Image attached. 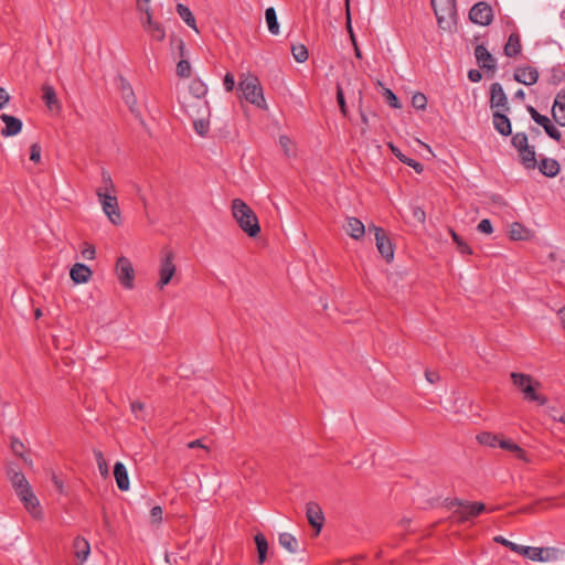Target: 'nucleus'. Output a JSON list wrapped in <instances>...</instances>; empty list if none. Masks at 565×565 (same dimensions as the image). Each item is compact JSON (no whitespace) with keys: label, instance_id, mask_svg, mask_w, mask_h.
<instances>
[{"label":"nucleus","instance_id":"f257e3e1","mask_svg":"<svg viewBox=\"0 0 565 565\" xmlns=\"http://www.w3.org/2000/svg\"><path fill=\"white\" fill-rule=\"evenodd\" d=\"M231 210L239 228L249 237H256L260 233L257 215L242 199H234Z\"/></svg>","mask_w":565,"mask_h":565},{"label":"nucleus","instance_id":"f03ea898","mask_svg":"<svg viewBox=\"0 0 565 565\" xmlns=\"http://www.w3.org/2000/svg\"><path fill=\"white\" fill-rule=\"evenodd\" d=\"M514 387L523 394V399L526 402H534L539 405H544L547 398L539 393L541 383L532 377L530 374L512 372L510 374Z\"/></svg>","mask_w":565,"mask_h":565},{"label":"nucleus","instance_id":"7ed1b4c3","mask_svg":"<svg viewBox=\"0 0 565 565\" xmlns=\"http://www.w3.org/2000/svg\"><path fill=\"white\" fill-rule=\"evenodd\" d=\"M238 89L242 92V97L246 102L263 110L268 108L264 97L263 87L257 76L249 73L242 74L238 83Z\"/></svg>","mask_w":565,"mask_h":565},{"label":"nucleus","instance_id":"20e7f679","mask_svg":"<svg viewBox=\"0 0 565 565\" xmlns=\"http://www.w3.org/2000/svg\"><path fill=\"white\" fill-rule=\"evenodd\" d=\"M454 510L452 516L458 523H465L473 518L479 516L487 510V507L482 502H470L459 499H455L449 503Z\"/></svg>","mask_w":565,"mask_h":565},{"label":"nucleus","instance_id":"39448f33","mask_svg":"<svg viewBox=\"0 0 565 565\" xmlns=\"http://www.w3.org/2000/svg\"><path fill=\"white\" fill-rule=\"evenodd\" d=\"M173 259H174L173 252L170 248L164 247L160 254V268H159L160 278L157 282V286L159 289H163V287L167 286L171 281L172 277L175 274L177 267L173 263Z\"/></svg>","mask_w":565,"mask_h":565},{"label":"nucleus","instance_id":"423d86ee","mask_svg":"<svg viewBox=\"0 0 565 565\" xmlns=\"http://www.w3.org/2000/svg\"><path fill=\"white\" fill-rule=\"evenodd\" d=\"M96 194L99 199L104 213L108 216L114 225L121 223V214L118 206L117 198L108 192H104L103 188L97 189Z\"/></svg>","mask_w":565,"mask_h":565},{"label":"nucleus","instance_id":"0eeeda50","mask_svg":"<svg viewBox=\"0 0 565 565\" xmlns=\"http://www.w3.org/2000/svg\"><path fill=\"white\" fill-rule=\"evenodd\" d=\"M115 270L119 284L126 289H131L135 281V269L131 262L127 257L120 256L116 262Z\"/></svg>","mask_w":565,"mask_h":565},{"label":"nucleus","instance_id":"6e6552de","mask_svg":"<svg viewBox=\"0 0 565 565\" xmlns=\"http://www.w3.org/2000/svg\"><path fill=\"white\" fill-rule=\"evenodd\" d=\"M469 19L476 24L489 25L493 20L492 8L486 2H478L470 9Z\"/></svg>","mask_w":565,"mask_h":565},{"label":"nucleus","instance_id":"1a4fd4ad","mask_svg":"<svg viewBox=\"0 0 565 565\" xmlns=\"http://www.w3.org/2000/svg\"><path fill=\"white\" fill-rule=\"evenodd\" d=\"M490 108L493 111H509L508 97L500 83H492L490 86Z\"/></svg>","mask_w":565,"mask_h":565},{"label":"nucleus","instance_id":"9d476101","mask_svg":"<svg viewBox=\"0 0 565 565\" xmlns=\"http://www.w3.org/2000/svg\"><path fill=\"white\" fill-rule=\"evenodd\" d=\"M431 7L440 28H444L446 19H451L456 13L455 0H431Z\"/></svg>","mask_w":565,"mask_h":565},{"label":"nucleus","instance_id":"9b49d317","mask_svg":"<svg viewBox=\"0 0 565 565\" xmlns=\"http://www.w3.org/2000/svg\"><path fill=\"white\" fill-rule=\"evenodd\" d=\"M526 110L531 115L532 119L543 127L545 132L552 138L557 141L561 140L562 134L561 131L552 124L551 119L544 115H541L533 106H526Z\"/></svg>","mask_w":565,"mask_h":565},{"label":"nucleus","instance_id":"f8f14e48","mask_svg":"<svg viewBox=\"0 0 565 565\" xmlns=\"http://www.w3.org/2000/svg\"><path fill=\"white\" fill-rule=\"evenodd\" d=\"M527 552L524 556L532 561L548 562L558 557L559 551L554 547H532L526 546Z\"/></svg>","mask_w":565,"mask_h":565},{"label":"nucleus","instance_id":"ddd939ff","mask_svg":"<svg viewBox=\"0 0 565 565\" xmlns=\"http://www.w3.org/2000/svg\"><path fill=\"white\" fill-rule=\"evenodd\" d=\"M306 516L309 524L315 527L317 534H319L324 521V516L319 504L316 502H308L306 505Z\"/></svg>","mask_w":565,"mask_h":565},{"label":"nucleus","instance_id":"4468645a","mask_svg":"<svg viewBox=\"0 0 565 565\" xmlns=\"http://www.w3.org/2000/svg\"><path fill=\"white\" fill-rule=\"evenodd\" d=\"M475 56H476L478 65L481 68L491 71L492 73H494L495 60L484 45L480 44V45L476 46Z\"/></svg>","mask_w":565,"mask_h":565},{"label":"nucleus","instance_id":"2eb2a0df","mask_svg":"<svg viewBox=\"0 0 565 565\" xmlns=\"http://www.w3.org/2000/svg\"><path fill=\"white\" fill-rule=\"evenodd\" d=\"M376 247L380 254L387 260L391 262L394 257L393 245L384 230H376Z\"/></svg>","mask_w":565,"mask_h":565},{"label":"nucleus","instance_id":"dca6fc26","mask_svg":"<svg viewBox=\"0 0 565 565\" xmlns=\"http://www.w3.org/2000/svg\"><path fill=\"white\" fill-rule=\"evenodd\" d=\"M141 24L143 29L150 34V36L158 41L162 42L166 38V31L163 25L160 22H156L152 19V14H148L145 19H141Z\"/></svg>","mask_w":565,"mask_h":565},{"label":"nucleus","instance_id":"f3484780","mask_svg":"<svg viewBox=\"0 0 565 565\" xmlns=\"http://www.w3.org/2000/svg\"><path fill=\"white\" fill-rule=\"evenodd\" d=\"M513 77L516 82L524 85H533L539 79V72L536 68L531 66L518 67L514 71Z\"/></svg>","mask_w":565,"mask_h":565},{"label":"nucleus","instance_id":"a211bd4d","mask_svg":"<svg viewBox=\"0 0 565 565\" xmlns=\"http://www.w3.org/2000/svg\"><path fill=\"white\" fill-rule=\"evenodd\" d=\"M93 275V271L88 266L82 263H76L73 265L70 271L71 279L75 284H85L87 282Z\"/></svg>","mask_w":565,"mask_h":565},{"label":"nucleus","instance_id":"6ab92c4d","mask_svg":"<svg viewBox=\"0 0 565 565\" xmlns=\"http://www.w3.org/2000/svg\"><path fill=\"white\" fill-rule=\"evenodd\" d=\"M505 111H493L492 122L495 130L502 136H510L512 134L511 121Z\"/></svg>","mask_w":565,"mask_h":565},{"label":"nucleus","instance_id":"aec40b11","mask_svg":"<svg viewBox=\"0 0 565 565\" xmlns=\"http://www.w3.org/2000/svg\"><path fill=\"white\" fill-rule=\"evenodd\" d=\"M0 117L6 124V127L1 130L2 136L11 137L18 135L21 131L22 121L19 118L7 114H2Z\"/></svg>","mask_w":565,"mask_h":565},{"label":"nucleus","instance_id":"412c9836","mask_svg":"<svg viewBox=\"0 0 565 565\" xmlns=\"http://www.w3.org/2000/svg\"><path fill=\"white\" fill-rule=\"evenodd\" d=\"M114 477L117 483V487L120 491H127L129 489V478L128 472L122 462H116L114 466Z\"/></svg>","mask_w":565,"mask_h":565},{"label":"nucleus","instance_id":"4be33fe9","mask_svg":"<svg viewBox=\"0 0 565 565\" xmlns=\"http://www.w3.org/2000/svg\"><path fill=\"white\" fill-rule=\"evenodd\" d=\"M345 232L354 239H360L365 233L364 224L356 217H348L344 226Z\"/></svg>","mask_w":565,"mask_h":565},{"label":"nucleus","instance_id":"5701e85b","mask_svg":"<svg viewBox=\"0 0 565 565\" xmlns=\"http://www.w3.org/2000/svg\"><path fill=\"white\" fill-rule=\"evenodd\" d=\"M7 476L11 481L14 492L29 483L25 476L19 469H15L12 463L7 467Z\"/></svg>","mask_w":565,"mask_h":565},{"label":"nucleus","instance_id":"b1692460","mask_svg":"<svg viewBox=\"0 0 565 565\" xmlns=\"http://www.w3.org/2000/svg\"><path fill=\"white\" fill-rule=\"evenodd\" d=\"M540 172L546 177H555L561 169L559 163L551 158H543L539 163Z\"/></svg>","mask_w":565,"mask_h":565},{"label":"nucleus","instance_id":"393cba45","mask_svg":"<svg viewBox=\"0 0 565 565\" xmlns=\"http://www.w3.org/2000/svg\"><path fill=\"white\" fill-rule=\"evenodd\" d=\"M522 49L520 35L518 33H511L508 42L504 45V54L509 57H514L520 54Z\"/></svg>","mask_w":565,"mask_h":565},{"label":"nucleus","instance_id":"a878e982","mask_svg":"<svg viewBox=\"0 0 565 565\" xmlns=\"http://www.w3.org/2000/svg\"><path fill=\"white\" fill-rule=\"evenodd\" d=\"M24 505V508L29 511V513L34 519H41L42 518V510L40 508V502L34 493H29V497H26L24 500L21 501Z\"/></svg>","mask_w":565,"mask_h":565},{"label":"nucleus","instance_id":"bb28decb","mask_svg":"<svg viewBox=\"0 0 565 565\" xmlns=\"http://www.w3.org/2000/svg\"><path fill=\"white\" fill-rule=\"evenodd\" d=\"M73 547L76 557L81 561H85L90 553L89 543L82 536H77L74 539Z\"/></svg>","mask_w":565,"mask_h":565},{"label":"nucleus","instance_id":"cd10ccee","mask_svg":"<svg viewBox=\"0 0 565 565\" xmlns=\"http://www.w3.org/2000/svg\"><path fill=\"white\" fill-rule=\"evenodd\" d=\"M42 99L49 109H53L54 107H57V108L60 107L55 89L53 86H51L49 84H44L42 86Z\"/></svg>","mask_w":565,"mask_h":565},{"label":"nucleus","instance_id":"c85d7f7f","mask_svg":"<svg viewBox=\"0 0 565 565\" xmlns=\"http://www.w3.org/2000/svg\"><path fill=\"white\" fill-rule=\"evenodd\" d=\"M521 163L525 169H534L537 166L534 147H526L519 151Z\"/></svg>","mask_w":565,"mask_h":565},{"label":"nucleus","instance_id":"c756f323","mask_svg":"<svg viewBox=\"0 0 565 565\" xmlns=\"http://www.w3.org/2000/svg\"><path fill=\"white\" fill-rule=\"evenodd\" d=\"M254 541L257 547V561L259 564H263L267 559L268 542L262 533H257Z\"/></svg>","mask_w":565,"mask_h":565},{"label":"nucleus","instance_id":"7c9ffc66","mask_svg":"<svg viewBox=\"0 0 565 565\" xmlns=\"http://www.w3.org/2000/svg\"><path fill=\"white\" fill-rule=\"evenodd\" d=\"M499 447L504 450H509V451L515 454V456L519 459L526 460V454H525L524 449H522L520 446H518L513 441H511L509 439H504L502 435L500 438Z\"/></svg>","mask_w":565,"mask_h":565},{"label":"nucleus","instance_id":"2f4dec72","mask_svg":"<svg viewBox=\"0 0 565 565\" xmlns=\"http://www.w3.org/2000/svg\"><path fill=\"white\" fill-rule=\"evenodd\" d=\"M177 12L188 26L198 31L195 18H194L193 13L191 12V10L186 6H184L182 3H178Z\"/></svg>","mask_w":565,"mask_h":565},{"label":"nucleus","instance_id":"473e14b6","mask_svg":"<svg viewBox=\"0 0 565 565\" xmlns=\"http://www.w3.org/2000/svg\"><path fill=\"white\" fill-rule=\"evenodd\" d=\"M279 544L286 548L289 553H297L298 552V541L297 539L290 534V533H280L279 534Z\"/></svg>","mask_w":565,"mask_h":565},{"label":"nucleus","instance_id":"72a5a7b5","mask_svg":"<svg viewBox=\"0 0 565 565\" xmlns=\"http://www.w3.org/2000/svg\"><path fill=\"white\" fill-rule=\"evenodd\" d=\"M477 440L480 445L489 446V447H499L501 435L492 434L489 431H482L477 435Z\"/></svg>","mask_w":565,"mask_h":565},{"label":"nucleus","instance_id":"f704fd0d","mask_svg":"<svg viewBox=\"0 0 565 565\" xmlns=\"http://www.w3.org/2000/svg\"><path fill=\"white\" fill-rule=\"evenodd\" d=\"M265 19H266L269 32L274 35H277L279 33V24L277 21L276 11L273 7L266 9Z\"/></svg>","mask_w":565,"mask_h":565},{"label":"nucleus","instance_id":"c9c22d12","mask_svg":"<svg viewBox=\"0 0 565 565\" xmlns=\"http://www.w3.org/2000/svg\"><path fill=\"white\" fill-rule=\"evenodd\" d=\"M557 110H559V111L565 110V92H563V90L559 92L555 98V102H554V105L552 108V116L558 125L565 126V122H562L561 119L558 118Z\"/></svg>","mask_w":565,"mask_h":565},{"label":"nucleus","instance_id":"e433bc0d","mask_svg":"<svg viewBox=\"0 0 565 565\" xmlns=\"http://www.w3.org/2000/svg\"><path fill=\"white\" fill-rule=\"evenodd\" d=\"M121 96H122V99L125 100L126 105L129 107V109L131 111H135L137 100H136L134 90L129 84H122Z\"/></svg>","mask_w":565,"mask_h":565},{"label":"nucleus","instance_id":"4c0bfd02","mask_svg":"<svg viewBox=\"0 0 565 565\" xmlns=\"http://www.w3.org/2000/svg\"><path fill=\"white\" fill-rule=\"evenodd\" d=\"M493 540H494V542L510 548L512 552H515L520 555L524 556L525 553L527 552L526 546L515 544L501 535L495 536Z\"/></svg>","mask_w":565,"mask_h":565},{"label":"nucleus","instance_id":"58836bf2","mask_svg":"<svg viewBox=\"0 0 565 565\" xmlns=\"http://www.w3.org/2000/svg\"><path fill=\"white\" fill-rule=\"evenodd\" d=\"M449 233L451 235L454 243L457 245V249L461 254H465V255L472 254L471 247L452 228H449Z\"/></svg>","mask_w":565,"mask_h":565},{"label":"nucleus","instance_id":"ea45409f","mask_svg":"<svg viewBox=\"0 0 565 565\" xmlns=\"http://www.w3.org/2000/svg\"><path fill=\"white\" fill-rule=\"evenodd\" d=\"M527 231L520 224L513 223L510 227V238L513 241H523L527 238Z\"/></svg>","mask_w":565,"mask_h":565},{"label":"nucleus","instance_id":"a19ab883","mask_svg":"<svg viewBox=\"0 0 565 565\" xmlns=\"http://www.w3.org/2000/svg\"><path fill=\"white\" fill-rule=\"evenodd\" d=\"M190 92H191V94L194 97L201 98V97H203L206 94L207 88H206L205 84L202 81L194 79L190 84Z\"/></svg>","mask_w":565,"mask_h":565},{"label":"nucleus","instance_id":"79ce46f5","mask_svg":"<svg viewBox=\"0 0 565 565\" xmlns=\"http://www.w3.org/2000/svg\"><path fill=\"white\" fill-rule=\"evenodd\" d=\"M291 53L298 63H303L308 60V50L303 44L292 45Z\"/></svg>","mask_w":565,"mask_h":565},{"label":"nucleus","instance_id":"37998d69","mask_svg":"<svg viewBox=\"0 0 565 565\" xmlns=\"http://www.w3.org/2000/svg\"><path fill=\"white\" fill-rule=\"evenodd\" d=\"M529 139H527V136L526 134L524 132H516L513 137H512V146L518 149V151L520 150H523L525 149L526 147H529Z\"/></svg>","mask_w":565,"mask_h":565},{"label":"nucleus","instance_id":"c03bdc74","mask_svg":"<svg viewBox=\"0 0 565 565\" xmlns=\"http://www.w3.org/2000/svg\"><path fill=\"white\" fill-rule=\"evenodd\" d=\"M177 75L182 78H188L191 75V65L186 60H181L177 65Z\"/></svg>","mask_w":565,"mask_h":565},{"label":"nucleus","instance_id":"a18cd8bd","mask_svg":"<svg viewBox=\"0 0 565 565\" xmlns=\"http://www.w3.org/2000/svg\"><path fill=\"white\" fill-rule=\"evenodd\" d=\"M412 105L416 109L424 110L427 106V97L423 93H416L412 97Z\"/></svg>","mask_w":565,"mask_h":565},{"label":"nucleus","instance_id":"49530a36","mask_svg":"<svg viewBox=\"0 0 565 565\" xmlns=\"http://www.w3.org/2000/svg\"><path fill=\"white\" fill-rule=\"evenodd\" d=\"M94 456L102 476H108V466L100 450H94Z\"/></svg>","mask_w":565,"mask_h":565},{"label":"nucleus","instance_id":"de8ad7c7","mask_svg":"<svg viewBox=\"0 0 565 565\" xmlns=\"http://www.w3.org/2000/svg\"><path fill=\"white\" fill-rule=\"evenodd\" d=\"M384 97H385V100L386 103L393 107V108H401L402 105L399 104V100L398 98L396 97V95L393 93L392 89L390 88H384V93H383Z\"/></svg>","mask_w":565,"mask_h":565},{"label":"nucleus","instance_id":"09e8293b","mask_svg":"<svg viewBox=\"0 0 565 565\" xmlns=\"http://www.w3.org/2000/svg\"><path fill=\"white\" fill-rule=\"evenodd\" d=\"M337 102L339 104L341 113L343 114V116L347 117L348 108H347V103H345V98H344V93H343L342 87L339 84L337 86Z\"/></svg>","mask_w":565,"mask_h":565},{"label":"nucleus","instance_id":"8fccbe9b","mask_svg":"<svg viewBox=\"0 0 565 565\" xmlns=\"http://www.w3.org/2000/svg\"><path fill=\"white\" fill-rule=\"evenodd\" d=\"M11 449L14 455L21 457L24 461H26V458L23 456L24 452V444L20 441L18 438L11 439Z\"/></svg>","mask_w":565,"mask_h":565},{"label":"nucleus","instance_id":"3c124183","mask_svg":"<svg viewBox=\"0 0 565 565\" xmlns=\"http://www.w3.org/2000/svg\"><path fill=\"white\" fill-rule=\"evenodd\" d=\"M193 126H194V130L200 136H205L209 132V129H210L209 121H206L204 119L195 120Z\"/></svg>","mask_w":565,"mask_h":565},{"label":"nucleus","instance_id":"603ef678","mask_svg":"<svg viewBox=\"0 0 565 565\" xmlns=\"http://www.w3.org/2000/svg\"><path fill=\"white\" fill-rule=\"evenodd\" d=\"M477 228L479 232H481L483 234H488V235L493 232L492 224H491L490 220H488V218L481 220L479 222Z\"/></svg>","mask_w":565,"mask_h":565},{"label":"nucleus","instance_id":"864d4df0","mask_svg":"<svg viewBox=\"0 0 565 565\" xmlns=\"http://www.w3.org/2000/svg\"><path fill=\"white\" fill-rule=\"evenodd\" d=\"M30 160L38 163L41 160V147L39 143H33L30 147Z\"/></svg>","mask_w":565,"mask_h":565},{"label":"nucleus","instance_id":"5fc2aeb1","mask_svg":"<svg viewBox=\"0 0 565 565\" xmlns=\"http://www.w3.org/2000/svg\"><path fill=\"white\" fill-rule=\"evenodd\" d=\"M279 143L287 157L291 156L292 149H291V140L287 136H280Z\"/></svg>","mask_w":565,"mask_h":565},{"label":"nucleus","instance_id":"6e6d98bb","mask_svg":"<svg viewBox=\"0 0 565 565\" xmlns=\"http://www.w3.org/2000/svg\"><path fill=\"white\" fill-rule=\"evenodd\" d=\"M102 177H103V182L105 183V189H103L104 192H108V193H109V191L115 192V185L113 183L110 174L106 171H103Z\"/></svg>","mask_w":565,"mask_h":565},{"label":"nucleus","instance_id":"4d7b16f0","mask_svg":"<svg viewBox=\"0 0 565 565\" xmlns=\"http://www.w3.org/2000/svg\"><path fill=\"white\" fill-rule=\"evenodd\" d=\"M402 162L407 164L408 167H412L418 174L424 171V166L412 158H404L402 159Z\"/></svg>","mask_w":565,"mask_h":565},{"label":"nucleus","instance_id":"13d9d810","mask_svg":"<svg viewBox=\"0 0 565 565\" xmlns=\"http://www.w3.org/2000/svg\"><path fill=\"white\" fill-rule=\"evenodd\" d=\"M150 518L153 523H160L162 520V509L159 505L153 507L150 510Z\"/></svg>","mask_w":565,"mask_h":565},{"label":"nucleus","instance_id":"bf43d9fd","mask_svg":"<svg viewBox=\"0 0 565 565\" xmlns=\"http://www.w3.org/2000/svg\"><path fill=\"white\" fill-rule=\"evenodd\" d=\"M223 84H224V88L226 92H232L235 86V78H234L233 74L227 73L224 76Z\"/></svg>","mask_w":565,"mask_h":565},{"label":"nucleus","instance_id":"052dcab7","mask_svg":"<svg viewBox=\"0 0 565 565\" xmlns=\"http://www.w3.org/2000/svg\"><path fill=\"white\" fill-rule=\"evenodd\" d=\"M149 2L150 0H137V10L143 12L146 17H148V14H152Z\"/></svg>","mask_w":565,"mask_h":565},{"label":"nucleus","instance_id":"680f3d73","mask_svg":"<svg viewBox=\"0 0 565 565\" xmlns=\"http://www.w3.org/2000/svg\"><path fill=\"white\" fill-rule=\"evenodd\" d=\"M29 493H33L32 488L30 483L25 484V487L19 489L15 491V494L20 499V501L24 500L26 497H29Z\"/></svg>","mask_w":565,"mask_h":565},{"label":"nucleus","instance_id":"e2e57ef3","mask_svg":"<svg viewBox=\"0 0 565 565\" xmlns=\"http://www.w3.org/2000/svg\"><path fill=\"white\" fill-rule=\"evenodd\" d=\"M143 408H145V404L139 401L131 402V404H130V409H131L132 414H135L136 418H141L139 416V413L142 412Z\"/></svg>","mask_w":565,"mask_h":565},{"label":"nucleus","instance_id":"0e129e2a","mask_svg":"<svg viewBox=\"0 0 565 565\" xmlns=\"http://www.w3.org/2000/svg\"><path fill=\"white\" fill-rule=\"evenodd\" d=\"M95 247L93 245H87L83 250H82V256L85 258V259H94L95 258Z\"/></svg>","mask_w":565,"mask_h":565},{"label":"nucleus","instance_id":"69168bd1","mask_svg":"<svg viewBox=\"0 0 565 565\" xmlns=\"http://www.w3.org/2000/svg\"><path fill=\"white\" fill-rule=\"evenodd\" d=\"M425 377L430 384H435L440 380L438 372L429 370L425 372Z\"/></svg>","mask_w":565,"mask_h":565},{"label":"nucleus","instance_id":"338daca9","mask_svg":"<svg viewBox=\"0 0 565 565\" xmlns=\"http://www.w3.org/2000/svg\"><path fill=\"white\" fill-rule=\"evenodd\" d=\"M468 78L473 83H478L482 78L481 72L479 70H470L468 72Z\"/></svg>","mask_w":565,"mask_h":565},{"label":"nucleus","instance_id":"774afa93","mask_svg":"<svg viewBox=\"0 0 565 565\" xmlns=\"http://www.w3.org/2000/svg\"><path fill=\"white\" fill-rule=\"evenodd\" d=\"M388 148L391 149V151L393 152V154L398 158L399 161H402V159L404 158H407L405 154L402 153V151L395 146L393 145L392 142L388 143Z\"/></svg>","mask_w":565,"mask_h":565}]
</instances>
